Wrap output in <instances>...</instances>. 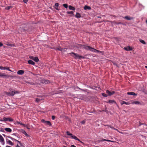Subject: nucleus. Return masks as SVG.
<instances>
[{
    "label": "nucleus",
    "mask_w": 147,
    "mask_h": 147,
    "mask_svg": "<svg viewBox=\"0 0 147 147\" xmlns=\"http://www.w3.org/2000/svg\"><path fill=\"white\" fill-rule=\"evenodd\" d=\"M0 77H2L3 78H5L8 76L4 73H0Z\"/></svg>",
    "instance_id": "20"
},
{
    "label": "nucleus",
    "mask_w": 147,
    "mask_h": 147,
    "mask_svg": "<svg viewBox=\"0 0 147 147\" xmlns=\"http://www.w3.org/2000/svg\"><path fill=\"white\" fill-rule=\"evenodd\" d=\"M39 59L37 57H35L34 58V61L36 62H38L39 61Z\"/></svg>",
    "instance_id": "28"
},
{
    "label": "nucleus",
    "mask_w": 147,
    "mask_h": 147,
    "mask_svg": "<svg viewBox=\"0 0 147 147\" xmlns=\"http://www.w3.org/2000/svg\"><path fill=\"white\" fill-rule=\"evenodd\" d=\"M4 140L3 138L1 135H0V142L3 143V145L4 144Z\"/></svg>",
    "instance_id": "9"
},
{
    "label": "nucleus",
    "mask_w": 147,
    "mask_h": 147,
    "mask_svg": "<svg viewBox=\"0 0 147 147\" xmlns=\"http://www.w3.org/2000/svg\"><path fill=\"white\" fill-rule=\"evenodd\" d=\"M9 138H10L13 141H16L17 142H18L20 144V145L21 146L22 144L21 143H20V142L19 141H18V140H16V139H14V138H12V137H9Z\"/></svg>",
    "instance_id": "13"
},
{
    "label": "nucleus",
    "mask_w": 147,
    "mask_h": 147,
    "mask_svg": "<svg viewBox=\"0 0 147 147\" xmlns=\"http://www.w3.org/2000/svg\"><path fill=\"white\" fill-rule=\"evenodd\" d=\"M124 49L126 51H129L132 50V48L128 46L124 47Z\"/></svg>",
    "instance_id": "8"
},
{
    "label": "nucleus",
    "mask_w": 147,
    "mask_h": 147,
    "mask_svg": "<svg viewBox=\"0 0 147 147\" xmlns=\"http://www.w3.org/2000/svg\"><path fill=\"white\" fill-rule=\"evenodd\" d=\"M145 67L147 69V66H145Z\"/></svg>",
    "instance_id": "60"
},
{
    "label": "nucleus",
    "mask_w": 147,
    "mask_h": 147,
    "mask_svg": "<svg viewBox=\"0 0 147 147\" xmlns=\"http://www.w3.org/2000/svg\"><path fill=\"white\" fill-rule=\"evenodd\" d=\"M63 51H62V52H65V51L67 50V49L66 48H63Z\"/></svg>",
    "instance_id": "43"
},
{
    "label": "nucleus",
    "mask_w": 147,
    "mask_h": 147,
    "mask_svg": "<svg viewBox=\"0 0 147 147\" xmlns=\"http://www.w3.org/2000/svg\"><path fill=\"white\" fill-rule=\"evenodd\" d=\"M24 2L25 3H26L28 1V0H23Z\"/></svg>",
    "instance_id": "45"
},
{
    "label": "nucleus",
    "mask_w": 147,
    "mask_h": 147,
    "mask_svg": "<svg viewBox=\"0 0 147 147\" xmlns=\"http://www.w3.org/2000/svg\"><path fill=\"white\" fill-rule=\"evenodd\" d=\"M106 93L108 94V96H110L114 94L115 93V92L113 91L110 92L109 90H106Z\"/></svg>",
    "instance_id": "7"
},
{
    "label": "nucleus",
    "mask_w": 147,
    "mask_h": 147,
    "mask_svg": "<svg viewBox=\"0 0 147 147\" xmlns=\"http://www.w3.org/2000/svg\"><path fill=\"white\" fill-rule=\"evenodd\" d=\"M16 147H20L19 146L18 144H17V146Z\"/></svg>",
    "instance_id": "52"
},
{
    "label": "nucleus",
    "mask_w": 147,
    "mask_h": 147,
    "mask_svg": "<svg viewBox=\"0 0 147 147\" xmlns=\"http://www.w3.org/2000/svg\"><path fill=\"white\" fill-rule=\"evenodd\" d=\"M75 16L77 18H80L81 17L80 14L78 13H76V15H75Z\"/></svg>",
    "instance_id": "21"
},
{
    "label": "nucleus",
    "mask_w": 147,
    "mask_h": 147,
    "mask_svg": "<svg viewBox=\"0 0 147 147\" xmlns=\"http://www.w3.org/2000/svg\"><path fill=\"white\" fill-rule=\"evenodd\" d=\"M9 90L10 92H5V94L8 96H13L16 94H19V92L17 91H11L10 89Z\"/></svg>",
    "instance_id": "3"
},
{
    "label": "nucleus",
    "mask_w": 147,
    "mask_h": 147,
    "mask_svg": "<svg viewBox=\"0 0 147 147\" xmlns=\"http://www.w3.org/2000/svg\"><path fill=\"white\" fill-rule=\"evenodd\" d=\"M40 99L36 98V100L37 102H39L40 101Z\"/></svg>",
    "instance_id": "42"
},
{
    "label": "nucleus",
    "mask_w": 147,
    "mask_h": 147,
    "mask_svg": "<svg viewBox=\"0 0 147 147\" xmlns=\"http://www.w3.org/2000/svg\"><path fill=\"white\" fill-rule=\"evenodd\" d=\"M71 55L75 59H80L81 58H84V57L81 56L79 55L77 53H75L74 52H72L70 53Z\"/></svg>",
    "instance_id": "2"
},
{
    "label": "nucleus",
    "mask_w": 147,
    "mask_h": 147,
    "mask_svg": "<svg viewBox=\"0 0 147 147\" xmlns=\"http://www.w3.org/2000/svg\"><path fill=\"white\" fill-rule=\"evenodd\" d=\"M114 129L117 131H118V129H116L115 128V129Z\"/></svg>",
    "instance_id": "56"
},
{
    "label": "nucleus",
    "mask_w": 147,
    "mask_h": 147,
    "mask_svg": "<svg viewBox=\"0 0 147 147\" xmlns=\"http://www.w3.org/2000/svg\"><path fill=\"white\" fill-rule=\"evenodd\" d=\"M124 18L127 20H130L132 19H133V18L132 17H130L129 16H125L124 17Z\"/></svg>",
    "instance_id": "14"
},
{
    "label": "nucleus",
    "mask_w": 147,
    "mask_h": 147,
    "mask_svg": "<svg viewBox=\"0 0 147 147\" xmlns=\"http://www.w3.org/2000/svg\"><path fill=\"white\" fill-rule=\"evenodd\" d=\"M105 126H107L108 128H110L113 129H115V128H114L113 126L110 125H105Z\"/></svg>",
    "instance_id": "26"
},
{
    "label": "nucleus",
    "mask_w": 147,
    "mask_h": 147,
    "mask_svg": "<svg viewBox=\"0 0 147 147\" xmlns=\"http://www.w3.org/2000/svg\"><path fill=\"white\" fill-rule=\"evenodd\" d=\"M55 116H52V119L53 120H54L55 119Z\"/></svg>",
    "instance_id": "46"
},
{
    "label": "nucleus",
    "mask_w": 147,
    "mask_h": 147,
    "mask_svg": "<svg viewBox=\"0 0 147 147\" xmlns=\"http://www.w3.org/2000/svg\"><path fill=\"white\" fill-rule=\"evenodd\" d=\"M11 7L10 6H8L6 8V9H9Z\"/></svg>",
    "instance_id": "47"
},
{
    "label": "nucleus",
    "mask_w": 147,
    "mask_h": 147,
    "mask_svg": "<svg viewBox=\"0 0 147 147\" xmlns=\"http://www.w3.org/2000/svg\"><path fill=\"white\" fill-rule=\"evenodd\" d=\"M7 70L9 71L12 72V71L9 69V67H5V70Z\"/></svg>",
    "instance_id": "32"
},
{
    "label": "nucleus",
    "mask_w": 147,
    "mask_h": 147,
    "mask_svg": "<svg viewBox=\"0 0 147 147\" xmlns=\"http://www.w3.org/2000/svg\"><path fill=\"white\" fill-rule=\"evenodd\" d=\"M46 125H48L49 126L51 125V122L49 121H46L45 123Z\"/></svg>",
    "instance_id": "27"
},
{
    "label": "nucleus",
    "mask_w": 147,
    "mask_h": 147,
    "mask_svg": "<svg viewBox=\"0 0 147 147\" xmlns=\"http://www.w3.org/2000/svg\"><path fill=\"white\" fill-rule=\"evenodd\" d=\"M146 23H147V20H146Z\"/></svg>",
    "instance_id": "62"
},
{
    "label": "nucleus",
    "mask_w": 147,
    "mask_h": 147,
    "mask_svg": "<svg viewBox=\"0 0 147 147\" xmlns=\"http://www.w3.org/2000/svg\"><path fill=\"white\" fill-rule=\"evenodd\" d=\"M34 57L33 56H30L29 57V58L30 59H32L33 60H34Z\"/></svg>",
    "instance_id": "41"
},
{
    "label": "nucleus",
    "mask_w": 147,
    "mask_h": 147,
    "mask_svg": "<svg viewBox=\"0 0 147 147\" xmlns=\"http://www.w3.org/2000/svg\"><path fill=\"white\" fill-rule=\"evenodd\" d=\"M7 132H11L12 130L9 128H6L4 129Z\"/></svg>",
    "instance_id": "17"
},
{
    "label": "nucleus",
    "mask_w": 147,
    "mask_h": 147,
    "mask_svg": "<svg viewBox=\"0 0 147 147\" xmlns=\"http://www.w3.org/2000/svg\"><path fill=\"white\" fill-rule=\"evenodd\" d=\"M42 121V122L44 123H46V121H45L44 120V119H42V121Z\"/></svg>",
    "instance_id": "48"
},
{
    "label": "nucleus",
    "mask_w": 147,
    "mask_h": 147,
    "mask_svg": "<svg viewBox=\"0 0 147 147\" xmlns=\"http://www.w3.org/2000/svg\"><path fill=\"white\" fill-rule=\"evenodd\" d=\"M78 45L79 47H81L82 46V45L80 44H78Z\"/></svg>",
    "instance_id": "51"
},
{
    "label": "nucleus",
    "mask_w": 147,
    "mask_h": 147,
    "mask_svg": "<svg viewBox=\"0 0 147 147\" xmlns=\"http://www.w3.org/2000/svg\"><path fill=\"white\" fill-rule=\"evenodd\" d=\"M17 123H18L19 124H20V125H23L24 126H25V124H23V123H20V122H18Z\"/></svg>",
    "instance_id": "40"
},
{
    "label": "nucleus",
    "mask_w": 147,
    "mask_h": 147,
    "mask_svg": "<svg viewBox=\"0 0 147 147\" xmlns=\"http://www.w3.org/2000/svg\"><path fill=\"white\" fill-rule=\"evenodd\" d=\"M67 13L68 14H71L73 15H74L73 12L72 11H67Z\"/></svg>",
    "instance_id": "31"
},
{
    "label": "nucleus",
    "mask_w": 147,
    "mask_h": 147,
    "mask_svg": "<svg viewBox=\"0 0 147 147\" xmlns=\"http://www.w3.org/2000/svg\"><path fill=\"white\" fill-rule=\"evenodd\" d=\"M5 67H3L2 66H0V69L1 70H5Z\"/></svg>",
    "instance_id": "37"
},
{
    "label": "nucleus",
    "mask_w": 147,
    "mask_h": 147,
    "mask_svg": "<svg viewBox=\"0 0 147 147\" xmlns=\"http://www.w3.org/2000/svg\"><path fill=\"white\" fill-rule=\"evenodd\" d=\"M127 94L129 95H131L133 96H137V94L135 93L134 92H128L127 93Z\"/></svg>",
    "instance_id": "11"
},
{
    "label": "nucleus",
    "mask_w": 147,
    "mask_h": 147,
    "mask_svg": "<svg viewBox=\"0 0 147 147\" xmlns=\"http://www.w3.org/2000/svg\"><path fill=\"white\" fill-rule=\"evenodd\" d=\"M3 136H5V135H4V134H3Z\"/></svg>",
    "instance_id": "64"
},
{
    "label": "nucleus",
    "mask_w": 147,
    "mask_h": 147,
    "mask_svg": "<svg viewBox=\"0 0 147 147\" xmlns=\"http://www.w3.org/2000/svg\"><path fill=\"white\" fill-rule=\"evenodd\" d=\"M79 88V89H81V90H83H83H83V89H80V88Z\"/></svg>",
    "instance_id": "58"
},
{
    "label": "nucleus",
    "mask_w": 147,
    "mask_h": 147,
    "mask_svg": "<svg viewBox=\"0 0 147 147\" xmlns=\"http://www.w3.org/2000/svg\"><path fill=\"white\" fill-rule=\"evenodd\" d=\"M22 133L24 134L25 135H26V136H29V135H28L27 134V133H26V132L24 131V130H23L22 132Z\"/></svg>",
    "instance_id": "30"
},
{
    "label": "nucleus",
    "mask_w": 147,
    "mask_h": 147,
    "mask_svg": "<svg viewBox=\"0 0 147 147\" xmlns=\"http://www.w3.org/2000/svg\"><path fill=\"white\" fill-rule=\"evenodd\" d=\"M66 134L67 135L70 136L71 138L78 141L80 142L81 143H82V142L80 141V140L78 139L76 136L73 135L72 134L70 133L69 131H67L66 132Z\"/></svg>",
    "instance_id": "4"
},
{
    "label": "nucleus",
    "mask_w": 147,
    "mask_h": 147,
    "mask_svg": "<svg viewBox=\"0 0 147 147\" xmlns=\"http://www.w3.org/2000/svg\"><path fill=\"white\" fill-rule=\"evenodd\" d=\"M6 147H12L10 146H6Z\"/></svg>",
    "instance_id": "54"
},
{
    "label": "nucleus",
    "mask_w": 147,
    "mask_h": 147,
    "mask_svg": "<svg viewBox=\"0 0 147 147\" xmlns=\"http://www.w3.org/2000/svg\"><path fill=\"white\" fill-rule=\"evenodd\" d=\"M139 41L143 44L145 45L146 44V43L145 42V41L144 40H142L141 39H139Z\"/></svg>",
    "instance_id": "25"
},
{
    "label": "nucleus",
    "mask_w": 147,
    "mask_h": 147,
    "mask_svg": "<svg viewBox=\"0 0 147 147\" xmlns=\"http://www.w3.org/2000/svg\"><path fill=\"white\" fill-rule=\"evenodd\" d=\"M66 134L67 135L70 136L71 138L78 141L80 142L81 143H82V142L80 141V140L78 139L76 136L73 135L72 134L70 133L69 131H67L66 132Z\"/></svg>",
    "instance_id": "5"
},
{
    "label": "nucleus",
    "mask_w": 147,
    "mask_h": 147,
    "mask_svg": "<svg viewBox=\"0 0 147 147\" xmlns=\"http://www.w3.org/2000/svg\"><path fill=\"white\" fill-rule=\"evenodd\" d=\"M121 105H123V104H125L127 105H128L130 104V103L129 102H126L125 101H122L121 102Z\"/></svg>",
    "instance_id": "12"
},
{
    "label": "nucleus",
    "mask_w": 147,
    "mask_h": 147,
    "mask_svg": "<svg viewBox=\"0 0 147 147\" xmlns=\"http://www.w3.org/2000/svg\"><path fill=\"white\" fill-rule=\"evenodd\" d=\"M107 103L111 104L115 103V104H116V102L113 100H109L108 101Z\"/></svg>",
    "instance_id": "15"
},
{
    "label": "nucleus",
    "mask_w": 147,
    "mask_h": 147,
    "mask_svg": "<svg viewBox=\"0 0 147 147\" xmlns=\"http://www.w3.org/2000/svg\"><path fill=\"white\" fill-rule=\"evenodd\" d=\"M63 6L66 8H67L68 7V5L66 4H63Z\"/></svg>",
    "instance_id": "36"
},
{
    "label": "nucleus",
    "mask_w": 147,
    "mask_h": 147,
    "mask_svg": "<svg viewBox=\"0 0 147 147\" xmlns=\"http://www.w3.org/2000/svg\"><path fill=\"white\" fill-rule=\"evenodd\" d=\"M7 144L10 145L11 146H13L14 145V144L13 143L11 140H8L7 141Z\"/></svg>",
    "instance_id": "16"
},
{
    "label": "nucleus",
    "mask_w": 147,
    "mask_h": 147,
    "mask_svg": "<svg viewBox=\"0 0 147 147\" xmlns=\"http://www.w3.org/2000/svg\"><path fill=\"white\" fill-rule=\"evenodd\" d=\"M85 120H83L81 122V123L82 124H84L85 123Z\"/></svg>",
    "instance_id": "44"
},
{
    "label": "nucleus",
    "mask_w": 147,
    "mask_h": 147,
    "mask_svg": "<svg viewBox=\"0 0 147 147\" xmlns=\"http://www.w3.org/2000/svg\"><path fill=\"white\" fill-rule=\"evenodd\" d=\"M28 63L29 64H31L33 65L35 64V63L33 61L31 60H29L28 61Z\"/></svg>",
    "instance_id": "18"
},
{
    "label": "nucleus",
    "mask_w": 147,
    "mask_h": 147,
    "mask_svg": "<svg viewBox=\"0 0 147 147\" xmlns=\"http://www.w3.org/2000/svg\"><path fill=\"white\" fill-rule=\"evenodd\" d=\"M118 24H121V23H119Z\"/></svg>",
    "instance_id": "63"
},
{
    "label": "nucleus",
    "mask_w": 147,
    "mask_h": 147,
    "mask_svg": "<svg viewBox=\"0 0 147 147\" xmlns=\"http://www.w3.org/2000/svg\"><path fill=\"white\" fill-rule=\"evenodd\" d=\"M63 147H67L65 146H63Z\"/></svg>",
    "instance_id": "61"
},
{
    "label": "nucleus",
    "mask_w": 147,
    "mask_h": 147,
    "mask_svg": "<svg viewBox=\"0 0 147 147\" xmlns=\"http://www.w3.org/2000/svg\"><path fill=\"white\" fill-rule=\"evenodd\" d=\"M71 147H76L74 145H71Z\"/></svg>",
    "instance_id": "49"
},
{
    "label": "nucleus",
    "mask_w": 147,
    "mask_h": 147,
    "mask_svg": "<svg viewBox=\"0 0 147 147\" xmlns=\"http://www.w3.org/2000/svg\"><path fill=\"white\" fill-rule=\"evenodd\" d=\"M3 121H8L9 122H12L13 121V119L10 117H3Z\"/></svg>",
    "instance_id": "6"
},
{
    "label": "nucleus",
    "mask_w": 147,
    "mask_h": 147,
    "mask_svg": "<svg viewBox=\"0 0 147 147\" xmlns=\"http://www.w3.org/2000/svg\"><path fill=\"white\" fill-rule=\"evenodd\" d=\"M59 4L58 3H56L55 4V6L56 7H58Z\"/></svg>",
    "instance_id": "39"
},
{
    "label": "nucleus",
    "mask_w": 147,
    "mask_h": 147,
    "mask_svg": "<svg viewBox=\"0 0 147 147\" xmlns=\"http://www.w3.org/2000/svg\"><path fill=\"white\" fill-rule=\"evenodd\" d=\"M49 81L48 80H43V83L45 84H48L49 83Z\"/></svg>",
    "instance_id": "29"
},
{
    "label": "nucleus",
    "mask_w": 147,
    "mask_h": 147,
    "mask_svg": "<svg viewBox=\"0 0 147 147\" xmlns=\"http://www.w3.org/2000/svg\"><path fill=\"white\" fill-rule=\"evenodd\" d=\"M69 8L70 10H75V8L74 7H73L71 5L69 6Z\"/></svg>",
    "instance_id": "23"
},
{
    "label": "nucleus",
    "mask_w": 147,
    "mask_h": 147,
    "mask_svg": "<svg viewBox=\"0 0 147 147\" xmlns=\"http://www.w3.org/2000/svg\"><path fill=\"white\" fill-rule=\"evenodd\" d=\"M6 45L10 47H14V45L13 44L9 43L8 42H7L6 44Z\"/></svg>",
    "instance_id": "24"
},
{
    "label": "nucleus",
    "mask_w": 147,
    "mask_h": 147,
    "mask_svg": "<svg viewBox=\"0 0 147 147\" xmlns=\"http://www.w3.org/2000/svg\"><path fill=\"white\" fill-rule=\"evenodd\" d=\"M132 104L141 105L140 102L138 101H133L131 102Z\"/></svg>",
    "instance_id": "19"
},
{
    "label": "nucleus",
    "mask_w": 147,
    "mask_h": 147,
    "mask_svg": "<svg viewBox=\"0 0 147 147\" xmlns=\"http://www.w3.org/2000/svg\"><path fill=\"white\" fill-rule=\"evenodd\" d=\"M55 9H56L57 10H59L58 9V7H57L55 8Z\"/></svg>",
    "instance_id": "57"
},
{
    "label": "nucleus",
    "mask_w": 147,
    "mask_h": 147,
    "mask_svg": "<svg viewBox=\"0 0 147 147\" xmlns=\"http://www.w3.org/2000/svg\"><path fill=\"white\" fill-rule=\"evenodd\" d=\"M83 47L85 49L89 50L90 51L98 53L100 52L99 51L97 50L88 46L84 45L83 46Z\"/></svg>",
    "instance_id": "1"
},
{
    "label": "nucleus",
    "mask_w": 147,
    "mask_h": 147,
    "mask_svg": "<svg viewBox=\"0 0 147 147\" xmlns=\"http://www.w3.org/2000/svg\"><path fill=\"white\" fill-rule=\"evenodd\" d=\"M102 141H108V142H113V141H111V140H106V139H102Z\"/></svg>",
    "instance_id": "33"
},
{
    "label": "nucleus",
    "mask_w": 147,
    "mask_h": 147,
    "mask_svg": "<svg viewBox=\"0 0 147 147\" xmlns=\"http://www.w3.org/2000/svg\"><path fill=\"white\" fill-rule=\"evenodd\" d=\"M17 73L18 75H22L24 74V71L23 70H20L18 71Z\"/></svg>",
    "instance_id": "10"
},
{
    "label": "nucleus",
    "mask_w": 147,
    "mask_h": 147,
    "mask_svg": "<svg viewBox=\"0 0 147 147\" xmlns=\"http://www.w3.org/2000/svg\"><path fill=\"white\" fill-rule=\"evenodd\" d=\"M4 129L3 128H1L0 129V131L2 132H4Z\"/></svg>",
    "instance_id": "38"
},
{
    "label": "nucleus",
    "mask_w": 147,
    "mask_h": 147,
    "mask_svg": "<svg viewBox=\"0 0 147 147\" xmlns=\"http://www.w3.org/2000/svg\"><path fill=\"white\" fill-rule=\"evenodd\" d=\"M102 95L103 96L105 97H107L108 95L107 94L105 93H102Z\"/></svg>",
    "instance_id": "35"
},
{
    "label": "nucleus",
    "mask_w": 147,
    "mask_h": 147,
    "mask_svg": "<svg viewBox=\"0 0 147 147\" xmlns=\"http://www.w3.org/2000/svg\"><path fill=\"white\" fill-rule=\"evenodd\" d=\"M0 121H3V119H1V120H0Z\"/></svg>",
    "instance_id": "53"
},
{
    "label": "nucleus",
    "mask_w": 147,
    "mask_h": 147,
    "mask_svg": "<svg viewBox=\"0 0 147 147\" xmlns=\"http://www.w3.org/2000/svg\"><path fill=\"white\" fill-rule=\"evenodd\" d=\"M84 9L85 10L87 9H91V7L89 6L85 5L84 7Z\"/></svg>",
    "instance_id": "22"
},
{
    "label": "nucleus",
    "mask_w": 147,
    "mask_h": 147,
    "mask_svg": "<svg viewBox=\"0 0 147 147\" xmlns=\"http://www.w3.org/2000/svg\"><path fill=\"white\" fill-rule=\"evenodd\" d=\"M142 124H140V126Z\"/></svg>",
    "instance_id": "59"
},
{
    "label": "nucleus",
    "mask_w": 147,
    "mask_h": 147,
    "mask_svg": "<svg viewBox=\"0 0 147 147\" xmlns=\"http://www.w3.org/2000/svg\"><path fill=\"white\" fill-rule=\"evenodd\" d=\"M57 49L59 51H63V48H61L60 47L57 48Z\"/></svg>",
    "instance_id": "34"
},
{
    "label": "nucleus",
    "mask_w": 147,
    "mask_h": 147,
    "mask_svg": "<svg viewBox=\"0 0 147 147\" xmlns=\"http://www.w3.org/2000/svg\"><path fill=\"white\" fill-rule=\"evenodd\" d=\"M29 84H33V83L32 82L29 83Z\"/></svg>",
    "instance_id": "55"
},
{
    "label": "nucleus",
    "mask_w": 147,
    "mask_h": 147,
    "mask_svg": "<svg viewBox=\"0 0 147 147\" xmlns=\"http://www.w3.org/2000/svg\"><path fill=\"white\" fill-rule=\"evenodd\" d=\"M3 46V44L1 42H0V47Z\"/></svg>",
    "instance_id": "50"
}]
</instances>
